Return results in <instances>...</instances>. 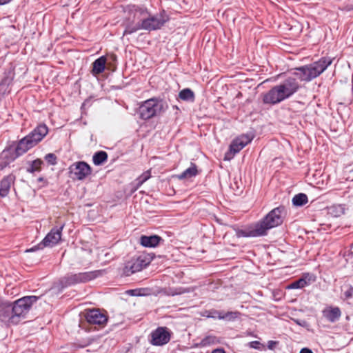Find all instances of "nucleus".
Returning a JSON list of instances; mask_svg holds the SVG:
<instances>
[{"instance_id":"1","label":"nucleus","mask_w":353,"mask_h":353,"mask_svg":"<svg viewBox=\"0 0 353 353\" xmlns=\"http://www.w3.org/2000/svg\"><path fill=\"white\" fill-rule=\"evenodd\" d=\"M301 85L297 79L289 77L279 84L273 86L268 92L263 94V103L274 105L290 98L299 91Z\"/></svg>"},{"instance_id":"2","label":"nucleus","mask_w":353,"mask_h":353,"mask_svg":"<svg viewBox=\"0 0 353 353\" xmlns=\"http://www.w3.org/2000/svg\"><path fill=\"white\" fill-rule=\"evenodd\" d=\"M332 63V58L323 57L312 63L294 68V74L301 81L310 82L320 76Z\"/></svg>"},{"instance_id":"3","label":"nucleus","mask_w":353,"mask_h":353,"mask_svg":"<svg viewBox=\"0 0 353 353\" xmlns=\"http://www.w3.org/2000/svg\"><path fill=\"white\" fill-rule=\"evenodd\" d=\"M103 272L102 270H98L79 273H68L54 283V288L59 292H61L63 289L68 287L93 281L101 276Z\"/></svg>"},{"instance_id":"4","label":"nucleus","mask_w":353,"mask_h":353,"mask_svg":"<svg viewBox=\"0 0 353 353\" xmlns=\"http://www.w3.org/2000/svg\"><path fill=\"white\" fill-rule=\"evenodd\" d=\"M286 214L285 207L279 205L272 209L260 221L256 224L262 235L268 234V231L272 228L281 225Z\"/></svg>"},{"instance_id":"5","label":"nucleus","mask_w":353,"mask_h":353,"mask_svg":"<svg viewBox=\"0 0 353 353\" xmlns=\"http://www.w3.org/2000/svg\"><path fill=\"white\" fill-rule=\"evenodd\" d=\"M168 105L159 97H152L141 103L138 109L139 117L143 120H148L163 112Z\"/></svg>"},{"instance_id":"6","label":"nucleus","mask_w":353,"mask_h":353,"mask_svg":"<svg viewBox=\"0 0 353 353\" xmlns=\"http://www.w3.org/2000/svg\"><path fill=\"white\" fill-rule=\"evenodd\" d=\"M48 133V128L44 123L39 124L28 135L19 141L18 150L27 152L30 149L34 147Z\"/></svg>"},{"instance_id":"7","label":"nucleus","mask_w":353,"mask_h":353,"mask_svg":"<svg viewBox=\"0 0 353 353\" xmlns=\"http://www.w3.org/2000/svg\"><path fill=\"white\" fill-rule=\"evenodd\" d=\"M170 19L169 14L165 10H161L159 13L148 15L141 19L142 28L144 30L152 32L161 29Z\"/></svg>"},{"instance_id":"8","label":"nucleus","mask_w":353,"mask_h":353,"mask_svg":"<svg viewBox=\"0 0 353 353\" xmlns=\"http://www.w3.org/2000/svg\"><path fill=\"white\" fill-rule=\"evenodd\" d=\"M39 299V297L37 296H26L11 302L17 324L21 319L26 318L33 303H36Z\"/></svg>"},{"instance_id":"9","label":"nucleus","mask_w":353,"mask_h":353,"mask_svg":"<svg viewBox=\"0 0 353 353\" xmlns=\"http://www.w3.org/2000/svg\"><path fill=\"white\" fill-rule=\"evenodd\" d=\"M19 143L16 147L9 145L0 153V170H4L19 157L23 155L26 152L18 150Z\"/></svg>"},{"instance_id":"10","label":"nucleus","mask_w":353,"mask_h":353,"mask_svg":"<svg viewBox=\"0 0 353 353\" xmlns=\"http://www.w3.org/2000/svg\"><path fill=\"white\" fill-rule=\"evenodd\" d=\"M150 263L148 259L143 256H139L137 258H132L125 263L122 274L124 276H129L134 273L142 270Z\"/></svg>"},{"instance_id":"11","label":"nucleus","mask_w":353,"mask_h":353,"mask_svg":"<svg viewBox=\"0 0 353 353\" xmlns=\"http://www.w3.org/2000/svg\"><path fill=\"white\" fill-rule=\"evenodd\" d=\"M85 319L89 324L97 325L101 327H103L108 323V316L106 311L93 308L85 310Z\"/></svg>"},{"instance_id":"12","label":"nucleus","mask_w":353,"mask_h":353,"mask_svg":"<svg viewBox=\"0 0 353 353\" xmlns=\"http://www.w3.org/2000/svg\"><path fill=\"white\" fill-rule=\"evenodd\" d=\"M252 138L248 134H242L234 139L230 145L229 151L225 154L224 159L230 160L239 153L243 148L252 141Z\"/></svg>"},{"instance_id":"13","label":"nucleus","mask_w":353,"mask_h":353,"mask_svg":"<svg viewBox=\"0 0 353 353\" xmlns=\"http://www.w3.org/2000/svg\"><path fill=\"white\" fill-rule=\"evenodd\" d=\"M70 176L73 179H85L92 172L91 167L84 161H78L69 167Z\"/></svg>"},{"instance_id":"14","label":"nucleus","mask_w":353,"mask_h":353,"mask_svg":"<svg viewBox=\"0 0 353 353\" xmlns=\"http://www.w3.org/2000/svg\"><path fill=\"white\" fill-rule=\"evenodd\" d=\"M14 317L12 303L8 301H0V321L8 325H17Z\"/></svg>"},{"instance_id":"15","label":"nucleus","mask_w":353,"mask_h":353,"mask_svg":"<svg viewBox=\"0 0 353 353\" xmlns=\"http://www.w3.org/2000/svg\"><path fill=\"white\" fill-rule=\"evenodd\" d=\"M151 343L161 346L168 343L170 340V334L165 327H159L151 333Z\"/></svg>"},{"instance_id":"16","label":"nucleus","mask_w":353,"mask_h":353,"mask_svg":"<svg viewBox=\"0 0 353 353\" xmlns=\"http://www.w3.org/2000/svg\"><path fill=\"white\" fill-rule=\"evenodd\" d=\"M63 227L64 224L61 225L59 228H53L42 240L43 244L46 245V247H53L54 245H57L61 240V232Z\"/></svg>"},{"instance_id":"17","label":"nucleus","mask_w":353,"mask_h":353,"mask_svg":"<svg viewBox=\"0 0 353 353\" xmlns=\"http://www.w3.org/2000/svg\"><path fill=\"white\" fill-rule=\"evenodd\" d=\"M341 309L336 306H327L322 310V314L330 323H335L339 321L341 316Z\"/></svg>"},{"instance_id":"18","label":"nucleus","mask_w":353,"mask_h":353,"mask_svg":"<svg viewBox=\"0 0 353 353\" xmlns=\"http://www.w3.org/2000/svg\"><path fill=\"white\" fill-rule=\"evenodd\" d=\"M15 181V176L12 174L4 176L0 182V196L3 198L8 196L11 185Z\"/></svg>"},{"instance_id":"19","label":"nucleus","mask_w":353,"mask_h":353,"mask_svg":"<svg viewBox=\"0 0 353 353\" xmlns=\"http://www.w3.org/2000/svg\"><path fill=\"white\" fill-rule=\"evenodd\" d=\"M235 232H236V236L238 238L262 236L256 223L253 226H250L245 229H236L235 230Z\"/></svg>"},{"instance_id":"20","label":"nucleus","mask_w":353,"mask_h":353,"mask_svg":"<svg viewBox=\"0 0 353 353\" xmlns=\"http://www.w3.org/2000/svg\"><path fill=\"white\" fill-rule=\"evenodd\" d=\"M161 241H163V239L158 235H142L140 237L141 245L145 248H155Z\"/></svg>"},{"instance_id":"21","label":"nucleus","mask_w":353,"mask_h":353,"mask_svg":"<svg viewBox=\"0 0 353 353\" xmlns=\"http://www.w3.org/2000/svg\"><path fill=\"white\" fill-rule=\"evenodd\" d=\"M106 61L107 59L105 56H101L97 59L92 63V70L91 71L92 74L96 76L103 72L105 68Z\"/></svg>"},{"instance_id":"22","label":"nucleus","mask_w":353,"mask_h":353,"mask_svg":"<svg viewBox=\"0 0 353 353\" xmlns=\"http://www.w3.org/2000/svg\"><path fill=\"white\" fill-rule=\"evenodd\" d=\"M311 280L309 278V274H304L300 279L293 281L288 286V289H302L304 287L310 284Z\"/></svg>"},{"instance_id":"23","label":"nucleus","mask_w":353,"mask_h":353,"mask_svg":"<svg viewBox=\"0 0 353 353\" xmlns=\"http://www.w3.org/2000/svg\"><path fill=\"white\" fill-rule=\"evenodd\" d=\"M327 214L333 217H339L345 214V205L333 204L327 207Z\"/></svg>"},{"instance_id":"24","label":"nucleus","mask_w":353,"mask_h":353,"mask_svg":"<svg viewBox=\"0 0 353 353\" xmlns=\"http://www.w3.org/2000/svg\"><path fill=\"white\" fill-rule=\"evenodd\" d=\"M198 173L196 165L194 163H191L190 167L185 170L180 174L177 175V178L180 180L190 179L196 176Z\"/></svg>"},{"instance_id":"25","label":"nucleus","mask_w":353,"mask_h":353,"mask_svg":"<svg viewBox=\"0 0 353 353\" xmlns=\"http://www.w3.org/2000/svg\"><path fill=\"white\" fill-rule=\"evenodd\" d=\"M14 68L12 66H10L9 68L5 70L3 77L0 83H3L6 86L10 87L14 78Z\"/></svg>"},{"instance_id":"26","label":"nucleus","mask_w":353,"mask_h":353,"mask_svg":"<svg viewBox=\"0 0 353 353\" xmlns=\"http://www.w3.org/2000/svg\"><path fill=\"white\" fill-rule=\"evenodd\" d=\"M143 30L141 25V19L139 20L137 23H128L125 26V30L123 34V36L127 34H132L138 30Z\"/></svg>"},{"instance_id":"27","label":"nucleus","mask_w":353,"mask_h":353,"mask_svg":"<svg viewBox=\"0 0 353 353\" xmlns=\"http://www.w3.org/2000/svg\"><path fill=\"white\" fill-rule=\"evenodd\" d=\"M108 160V154L106 152L100 150L96 152L92 157V161L95 165H101Z\"/></svg>"},{"instance_id":"28","label":"nucleus","mask_w":353,"mask_h":353,"mask_svg":"<svg viewBox=\"0 0 353 353\" xmlns=\"http://www.w3.org/2000/svg\"><path fill=\"white\" fill-rule=\"evenodd\" d=\"M150 176V170H147L141 174L139 177H137L134 182V188L132 190V192H135L139 187L142 185L143 183L148 180Z\"/></svg>"},{"instance_id":"29","label":"nucleus","mask_w":353,"mask_h":353,"mask_svg":"<svg viewBox=\"0 0 353 353\" xmlns=\"http://www.w3.org/2000/svg\"><path fill=\"white\" fill-rule=\"evenodd\" d=\"M241 316V313L239 311H228L227 312L222 311L221 316H219V320L234 321L240 318Z\"/></svg>"},{"instance_id":"30","label":"nucleus","mask_w":353,"mask_h":353,"mask_svg":"<svg viewBox=\"0 0 353 353\" xmlns=\"http://www.w3.org/2000/svg\"><path fill=\"white\" fill-rule=\"evenodd\" d=\"M292 204L296 207L304 205L308 202L307 196L304 193H299L292 198Z\"/></svg>"},{"instance_id":"31","label":"nucleus","mask_w":353,"mask_h":353,"mask_svg":"<svg viewBox=\"0 0 353 353\" xmlns=\"http://www.w3.org/2000/svg\"><path fill=\"white\" fill-rule=\"evenodd\" d=\"M179 97L185 101H194V93L190 88H185L181 90L179 93Z\"/></svg>"},{"instance_id":"32","label":"nucleus","mask_w":353,"mask_h":353,"mask_svg":"<svg viewBox=\"0 0 353 353\" xmlns=\"http://www.w3.org/2000/svg\"><path fill=\"white\" fill-rule=\"evenodd\" d=\"M217 343H219V339L216 336L213 335H208L202 339L198 345L200 347H207Z\"/></svg>"},{"instance_id":"33","label":"nucleus","mask_w":353,"mask_h":353,"mask_svg":"<svg viewBox=\"0 0 353 353\" xmlns=\"http://www.w3.org/2000/svg\"><path fill=\"white\" fill-rule=\"evenodd\" d=\"M43 161L39 159H37L32 161L30 163V166L27 168V172L30 173L39 172L41 170V166L43 164Z\"/></svg>"},{"instance_id":"34","label":"nucleus","mask_w":353,"mask_h":353,"mask_svg":"<svg viewBox=\"0 0 353 353\" xmlns=\"http://www.w3.org/2000/svg\"><path fill=\"white\" fill-rule=\"evenodd\" d=\"M221 314H222V311H221V310L211 309V310H205L203 312L202 316L207 317V318L219 319V316H221Z\"/></svg>"},{"instance_id":"35","label":"nucleus","mask_w":353,"mask_h":353,"mask_svg":"<svg viewBox=\"0 0 353 353\" xmlns=\"http://www.w3.org/2000/svg\"><path fill=\"white\" fill-rule=\"evenodd\" d=\"M45 159L50 165H54L57 163V156L53 153L47 154L45 157Z\"/></svg>"},{"instance_id":"36","label":"nucleus","mask_w":353,"mask_h":353,"mask_svg":"<svg viewBox=\"0 0 353 353\" xmlns=\"http://www.w3.org/2000/svg\"><path fill=\"white\" fill-rule=\"evenodd\" d=\"M248 346L251 348L262 350L264 349V345L258 341H253L248 343Z\"/></svg>"},{"instance_id":"37","label":"nucleus","mask_w":353,"mask_h":353,"mask_svg":"<svg viewBox=\"0 0 353 353\" xmlns=\"http://www.w3.org/2000/svg\"><path fill=\"white\" fill-rule=\"evenodd\" d=\"M10 92V89L8 86H6L3 83H0V97L4 96L6 94Z\"/></svg>"},{"instance_id":"38","label":"nucleus","mask_w":353,"mask_h":353,"mask_svg":"<svg viewBox=\"0 0 353 353\" xmlns=\"http://www.w3.org/2000/svg\"><path fill=\"white\" fill-rule=\"evenodd\" d=\"M45 247H46V245H44L43 244V241H41L39 244L33 246L30 249L28 250L26 252H35L37 250L43 249Z\"/></svg>"},{"instance_id":"39","label":"nucleus","mask_w":353,"mask_h":353,"mask_svg":"<svg viewBox=\"0 0 353 353\" xmlns=\"http://www.w3.org/2000/svg\"><path fill=\"white\" fill-rule=\"evenodd\" d=\"M344 296H345V299H347L352 297L353 287L352 285H349L347 290L344 292Z\"/></svg>"},{"instance_id":"40","label":"nucleus","mask_w":353,"mask_h":353,"mask_svg":"<svg viewBox=\"0 0 353 353\" xmlns=\"http://www.w3.org/2000/svg\"><path fill=\"white\" fill-rule=\"evenodd\" d=\"M279 343V341H269L268 342V347L269 350H274L275 346Z\"/></svg>"},{"instance_id":"41","label":"nucleus","mask_w":353,"mask_h":353,"mask_svg":"<svg viewBox=\"0 0 353 353\" xmlns=\"http://www.w3.org/2000/svg\"><path fill=\"white\" fill-rule=\"evenodd\" d=\"M135 11L139 12L141 14L144 15L150 14L146 8L138 7L135 9Z\"/></svg>"},{"instance_id":"42","label":"nucleus","mask_w":353,"mask_h":353,"mask_svg":"<svg viewBox=\"0 0 353 353\" xmlns=\"http://www.w3.org/2000/svg\"><path fill=\"white\" fill-rule=\"evenodd\" d=\"M300 353H313V352L309 348L304 347L301 350Z\"/></svg>"},{"instance_id":"43","label":"nucleus","mask_w":353,"mask_h":353,"mask_svg":"<svg viewBox=\"0 0 353 353\" xmlns=\"http://www.w3.org/2000/svg\"><path fill=\"white\" fill-rule=\"evenodd\" d=\"M295 321H296V323L298 325H301V326H303V327H305V325L307 324V323H306V321H299V320H296Z\"/></svg>"},{"instance_id":"44","label":"nucleus","mask_w":353,"mask_h":353,"mask_svg":"<svg viewBox=\"0 0 353 353\" xmlns=\"http://www.w3.org/2000/svg\"><path fill=\"white\" fill-rule=\"evenodd\" d=\"M212 353H225V350L223 348H217L214 350Z\"/></svg>"},{"instance_id":"45","label":"nucleus","mask_w":353,"mask_h":353,"mask_svg":"<svg viewBox=\"0 0 353 353\" xmlns=\"http://www.w3.org/2000/svg\"><path fill=\"white\" fill-rule=\"evenodd\" d=\"M12 1V0H0V6L7 4Z\"/></svg>"},{"instance_id":"46","label":"nucleus","mask_w":353,"mask_h":353,"mask_svg":"<svg viewBox=\"0 0 353 353\" xmlns=\"http://www.w3.org/2000/svg\"><path fill=\"white\" fill-rule=\"evenodd\" d=\"M137 290H130L128 291V292L132 296L138 295L137 294L135 293Z\"/></svg>"},{"instance_id":"47","label":"nucleus","mask_w":353,"mask_h":353,"mask_svg":"<svg viewBox=\"0 0 353 353\" xmlns=\"http://www.w3.org/2000/svg\"><path fill=\"white\" fill-rule=\"evenodd\" d=\"M43 180H44V179H43V177H39V178L38 179V181H43Z\"/></svg>"},{"instance_id":"48","label":"nucleus","mask_w":353,"mask_h":353,"mask_svg":"<svg viewBox=\"0 0 353 353\" xmlns=\"http://www.w3.org/2000/svg\"><path fill=\"white\" fill-rule=\"evenodd\" d=\"M178 294H179V292H174V293H172V295Z\"/></svg>"},{"instance_id":"49","label":"nucleus","mask_w":353,"mask_h":353,"mask_svg":"<svg viewBox=\"0 0 353 353\" xmlns=\"http://www.w3.org/2000/svg\"><path fill=\"white\" fill-rule=\"evenodd\" d=\"M174 109H176V110H179L178 107L177 106H174L173 107Z\"/></svg>"}]
</instances>
